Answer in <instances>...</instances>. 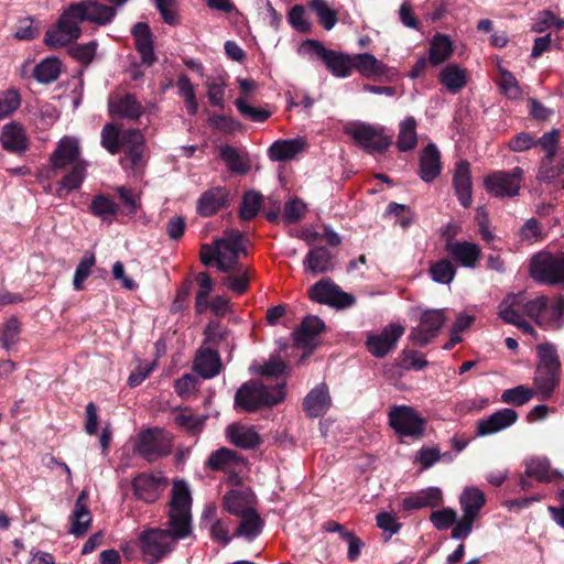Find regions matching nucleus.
Returning a JSON list of instances; mask_svg holds the SVG:
<instances>
[{
	"instance_id": "obj_1",
	"label": "nucleus",
	"mask_w": 564,
	"mask_h": 564,
	"mask_svg": "<svg viewBox=\"0 0 564 564\" xmlns=\"http://www.w3.org/2000/svg\"><path fill=\"white\" fill-rule=\"evenodd\" d=\"M192 497L184 480H175L169 512V529H151L140 534L142 554L147 562L153 564L167 555L178 540L192 534L191 516Z\"/></svg>"
},
{
	"instance_id": "obj_2",
	"label": "nucleus",
	"mask_w": 564,
	"mask_h": 564,
	"mask_svg": "<svg viewBox=\"0 0 564 564\" xmlns=\"http://www.w3.org/2000/svg\"><path fill=\"white\" fill-rule=\"evenodd\" d=\"M116 15L117 8L98 0L72 2L63 10L55 26L46 31L44 42L52 48L64 47L82 36L83 22L105 26L110 24Z\"/></svg>"
},
{
	"instance_id": "obj_3",
	"label": "nucleus",
	"mask_w": 564,
	"mask_h": 564,
	"mask_svg": "<svg viewBox=\"0 0 564 564\" xmlns=\"http://www.w3.org/2000/svg\"><path fill=\"white\" fill-rule=\"evenodd\" d=\"M240 254L246 256L247 250L243 238L239 230H228L224 237L215 240L214 246L204 245L200 248V261L205 265L214 262L221 272H230L241 264L238 259Z\"/></svg>"
},
{
	"instance_id": "obj_4",
	"label": "nucleus",
	"mask_w": 564,
	"mask_h": 564,
	"mask_svg": "<svg viewBox=\"0 0 564 564\" xmlns=\"http://www.w3.org/2000/svg\"><path fill=\"white\" fill-rule=\"evenodd\" d=\"M285 398L284 387H267L260 381L250 380L237 391L235 404L247 412H254L262 406H273Z\"/></svg>"
},
{
	"instance_id": "obj_5",
	"label": "nucleus",
	"mask_w": 564,
	"mask_h": 564,
	"mask_svg": "<svg viewBox=\"0 0 564 564\" xmlns=\"http://www.w3.org/2000/svg\"><path fill=\"white\" fill-rule=\"evenodd\" d=\"M302 47L318 57L328 72L338 78L349 77L352 73V55L326 48L319 41L307 40Z\"/></svg>"
},
{
	"instance_id": "obj_6",
	"label": "nucleus",
	"mask_w": 564,
	"mask_h": 564,
	"mask_svg": "<svg viewBox=\"0 0 564 564\" xmlns=\"http://www.w3.org/2000/svg\"><path fill=\"white\" fill-rule=\"evenodd\" d=\"M172 449V437L162 429H149L138 435L134 452L152 463L167 456Z\"/></svg>"
},
{
	"instance_id": "obj_7",
	"label": "nucleus",
	"mask_w": 564,
	"mask_h": 564,
	"mask_svg": "<svg viewBox=\"0 0 564 564\" xmlns=\"http://www.w3.org/2000/svg\"><path fill=\"white\" fill-rule=\"evenodd\" d=\"M532 279L545 284L564 285V253L553 256L551 253H539L534 256L530 264Z\"/></svg>"
},
{
	"instance_id": "obj_8",
	"label": "nucleus",
	"mask_w": 564,
	"mask_h": 564,
	"mask_svg": "<svg viewBox=\"0 0 564 564\" xmlns=\"http://www.w3.org/2000/svg\"><path fill=\"white\" fill-rule=\"evenodd\" d=\"M389 424L401 436L420 438L424 434L425 420L411 406L395 405L389 411Z\"/></svg>"
},
{
	"instance_id": "obj_9",
	"label": "nucleus",
	"mask_w": 564,
	"mask_h": 564,
	"mask_svg": "<svg viewBox=\"0 0 564 564\" xmlns=\"http://www.w3.org/2000/svg\"><path fill=\"white\" fill-rule=\"evenodd\" d=\"M346 133L370 153L382 152L391 144V138L384 134L383 128L365 122L350 123Z\"/></svg>"
},
{
	"instance_id": "obj_10",
	"label": "nucleus",
	"mask_w": 564,
	"mask_h": 564,
	"mask_svg": "<svg viewBox=\"0 0 564 564\" xmlns=\"http://www.w3.org/2000/svg\"><path fill=\"white\" fill-rule=\"evenodd\" d=\"M523 170L519 166L510 171H496L484 180L486 191L496 197H514L520 192Z\"/></svg>"
},
{
	"instance_id": "obj_11",
	"label": "nucleus",
	"mask_w": 564,
	"mask_h": 564,
	"mask_svg": "<svg viewBox=\"0 0 564 564\" xmlns=\"http://www.w3.org/2000/svg\"><path fill=\"white\" fill-rule=\"evenodd\" d=\"M312 301L327 304L338 308L349 307L355 304L354 295L340 290L330 279H322L308 290Z\"/></svg>"
},
{
	"instance_id": "obj_12",
	"label": "nucleus",
	"mask_w": 564,
	"mask_h": 564,
	"mask_svg": "<svg viewBox=\"0 0 564 564\" xmlns=\"http://www.w3.org/2000/svg\"><path fill=\"white\" fill-rule=\"evenodd\" d=\"M446 321L444 310H426L420 316V323L410 333L413 345L424 347L435 338Z\"/></svg>"
},
{
	"instance_id": "obj_13",
	"label": "nucleus",
	"mask_w": 564,
	"mask_h": 564,
	"mask_svg": "<svg viewBox=\"0 0 564 564\" xmlns=\"http://www.w3.org/2000/svg\"><path fill=\"white\" fill-rule=\"evenodd\" d=\"M498 315L507 324L517 326L525 334L536 336L532 325L524 319L522 292L508 294L499 304Z\"/></svg>"
},
{
	"instance_id": "obj_14",
	"label": "nucleus",
	"mask_w": 564,
	"mask_h": 564,
	"mask_svg": "<svg viewBox=\"0 0 564 564\" xmlns=\"http://www.w3.org/2000/svg\"><path fill=\"white\" fill-rule=\"evenodd\" d=\"M120 151L124 155L120 163L124 169L137 170L144 164V137L140 130L128 129L122 131Z\"/></svg>"
},
{
	"instance_id": "obj_15",
	"label": "nucleus",
	"mask_w": 564,
	"mask_h": 564,
	"mask_svg": "<svg viewBox=\"0 0 564 564\" xmlns=\"http://www.w3.org/2000/svg\"><path fill=\"white\" fill-rule=\"evenodd\" d=\"M120 151L124 155L120 163L124 169L137 170L144 164V137L140 130L128 129L122 131Z\"/></svg>"
},
{
	"instance_id": "obj_16",
	"label": "nucleus",
	"mask_w": 564,
	"mask_h": 564,
	"mask_svg": "<svg viewBox=\"0 0 564 564\" xmlns=\"http://www.w3.org/2000/svg\"><path fill=\"white\" fill-rule=\"evenodd\" d=\"M404 332L405 328L402 325L390 324L380 334L369 335L366 346L372 356L382 358L395 347L397 341Z\"/></svg>"
},
{
	"instance_id": "obj_17",
	"label": "nucleus",
	"mask_w": 564,
	"mask_h": 564,
	"mask_svg": "<svg viewBox=\"0 0 564 564\" xmlns=\"http://www.w3.org/2000/svg\"><path fill=\"white\" fill-rule=\"evenodd\" d=\"M354 69L364 77L378 80L391 82L393 77L391 69L370 53L352 55Z\"/></svg>"
},
{
	"instance_id": "obj_18",
	"label": "nucleus",
	"mask_w": 564,
	"mask_h": 564,
	"mask_svg": "<svg viewBox=\"0 0 564 564\" xmlns=\"http://www.w3.org/2000/svg\"><path fill=\"white\" fill-rule=\"evenodd\" d=\"M518 420V413L509 408L498 410L491 415L477 422V436H488L513 425Z\"/></svg>"
},
{
	"instance_id": "obj_19",
	"label": "nucleus",
	"mask_w": 564,
	"mask_h": 564,
	"mask_svg": "<svg viewBox=\"0 0 564 564\" xmlns=\"http://www.w3.org/2000/svg\"><path fill=\"white\" fill-rule=\"evenodd\" d=\"M445 250L455 262L466 268H475L480 258V249L476 243L454 241L452 236L446 238Z\"/></svg>"
},
{
	"instance_id": "obj_20",
	"label": "nucleus",
	"mask_w": 564,
	"mask_h": 564,
	"mask_svg": "<svg viewBox=\"0 0 564 564\" xmlns=\"http://www.w3.org/2000/svg\"><path fill=\"white\" fill-rule=\"evenodd\" d=\"M80 155L79 142L74 137L62 138L50 158L53 170H62L66 165H74Z\"/></svg>"
},
{
	"instance_id": "obj_21",
	"label": "nucleus",
	"mask_w": 564,
	"mask_h": 564,
	"mask_svg": "<svg viewBox=\"0 0 564 564\" xmlns=\"http://www.w3.org/2000/svg\"><path fill=\"white\" fill-rule=\"evenodd\" d=\"M108 107L111 116L130 120L139 119L145 111V108L132 94L111 96Z\"/></svg>"
},
{
	"instance_id": "obj_22",
	"label": "nucleus",
	"mask_w": 564,
	"mask_h": 564,
	"mask_svg": "<svg viewBox=\"0 0 564 564\" xmlns=\"http://www.w3.org/2000/svg\"><path fill=\"white\" fill-rule=\"evenodd\" d=\"M206 466L212 470L240 473L246 467V462L235 451L221 447L209 455Z\"/></svg>"
},
{
	"instance_id": "obj_23",
	"label": "nucleus",
	"mask_w": 564,
	"mask_h": 564,
	"mask_svg": "<svg viewBox=\"0 0 564 564\" xmlns=\"http://www.w3.org/2000/svg\"><path fill=\"white\" fill-rule=\"evenodd\" d=\"M165 484V479L161 476L140 474L133 479L132 487L138 499L154 502Z\"/></svg>"
},
{
	"instance_id": "obj_24",
	"label": "nucleus",
	"mask_w": 564,
	"mask_h": 564,
	"mask_svg": "<svg viewBox=\"0 0 564 564\" xmlns=\"http://www.w3.org/2000/svg\"><path fill=\"white\" fill-rule=\"evenodd\" d=\"M453 186L460 204L464 207H469L473 200V183L470 165L467 161H460L456 164Z\"/></svg>"
},
{
	"instance_id": "obj_25",
	"label": "nucleus",
	"mask_w": 564,
	"mask_h": 564,
	"mask_svg": "<svg viewBox=\"0 0 564 564\" xmlns=\"http://www.w3.org/2000/svg\"><path fill=\"white\" fill-rule=\"evenodd\" d=\"M307 142L304 138L278 140L269 148L268 154L273 162H283L294 159L297 154L304 152Z\"/></svg>"
},
{
	"instance_id": "obj_26",
	"label": "nucleus",
	"mask_w": 564,
	"mask_h": 564,
	"mask_svg": "<svg viewBox=\"0 0 564 564\" xmlns=\"http://www.w3.org/2000/svg\"><path fill=\"white\" fill-rule=\"evenodd\" d=\"M441 152L434 143H429L420 154L419 175L422 181L430 183L441 174Z\"/></svg>"
},
{
	"instance_id": "obj_27",
	"label": "nucleus",
	"mask_w": 564,
	"mask_h": 564,
	"mask_svg": "<svg viewBox=\"0 0 564 564\" xmlns=\"http://www.w3.org/2000/svg\"><path fill=\"white\" fill-rule=\"evenodd\" d=\"M223 501L225 509L238 518L256 510L254 497L249 491L230 490L224 496Z\"/></svg>"
},
{
	"instance_id": "obj_28",
	"label": "nucleus",
	"mask_w": 564,
	"mask_h": 564,
	"mask_svg": "<svg viewBox=\"0 0 564 564\" xmlns=\"http://www.w3.org/2000/svg\"><path fill=\"white\" fill-rule=\"evenodd\" d=\"M304 411L311 417L324 415L330 406V397L325 383H319L304 399Z\"/></svg>"
},
{
	"instance_id": "obj_29",
	"label": "nucleus",
	"mask_w": 564,
	"mask_h": 564,
	"mask_svg": "<svg viewBox=\"0 0 564 564\" xmlns=\"http://www.w3.org/2000/svg\"><path fill=\"white\" fill-rule=\"evenodd\" d=\"M561 381V370L535 367L533 386L536 395L542 400H549Z\"/></svg>"
},
{
	"instance_id": "obj_30",
	"label": "nucleus",
	"mask_w": 564,
	"mask_h": 564,
	"mask_svg": "<svg viewBox=\"0 0 564 564\" xmlns=\"http://www.w3.org/2000/svg\"><path fill=\"white\" fill-rule=\"evenodd\" d=\"M228 203V193L223 187H215L202 194L197 202V213L209 217L225 207Z\"/></svg>"
},
{
	"instance_id": "obj_31",
	"label": "nucleus",
	"mask_w": 564,
	"mask_h": 564,
	"mask_svg": "<svg viewBox=\"0 0 564 564\" xmlns=\"http://www.w3.org/2000/svg\"><path fill=\"white\" fill-rule=\"evenodd\" d=\"M132 34L135 40V48L140 54L142 64L151 66L155 62L153 41L149 25L139 22L133 26Z\"/></svg>"
},
{
	"instance_id": "obj_32",
	"label": "nucleus",
	"mask_w": 564,
	"mask_h": 564,
	"mask_svg": "<svg viewBox=\"0 0 564 564\" xmlns=\"http://www.w3.org/2000/svg\"><path fill=\"white\" fill-rule=\"evenodd\" d=\"M442 499L443 495L441 489L436 487H429L404 498L402 507L405 510L434 508L442 503Z\"/></svg>"
},
{
	"instance_id": "obj_33",
	"label": "nucleus",
	"mask_w": 564,
	"mask_h": 564,
	"mask_svg": "<svg viewBox=\"0 0 564 564\" xmlns=\"http://www.w3.org/2000/svg\"><path fill=\"white\" fill-rule=\"evenodd\" d=\"M229 442L245 449L254 448L260 444V435L252 426L231 424L226 430Z\"/></svg>"
},
{
	"instance_id": "obj_34",
	"label": "nucleus",
	"mask_w": 564,
	"mask_h": 564,
	"mask_svg": "<svg viewBox=\"0 0 564 564\" xmlns=\"http://www.w3.org/2000/svg\"><path fill=\"white\" fill-rule=\"evenodd\" d=\"M323 327V321L316 316L304 318L301 327L294 333L296 346L312 350L315 345V338L322 332Z\"/></svg>"
},
{
	"instance_id": "obj_35",
	"label": "nucleus",
	"mask_w": 564,
	"mask_h": 564,
	"mask_svg": "<svg viewBox=\"0 0 564 564\" xmlns=\"http://www.w3.org/2000/svg\"><path fill=\"white\" fill-rule=\"evenodd\" d=\"M303 265L305 271L313 274L325 273L334 268L333 256L325 247H314L306 254Z\"/></svg>"
},
{
	"instance_id": "obj_36",
	"label": "nucleus",
	"mask_w": 564,
	"mask_h": 564,
	"mask_svg": "<svg viewBox=\"0 0 564 564\" xmlns=\"http://www.w3.org/2000/svg\"><path fill=\"white\" fill-rule=\"evenodd\" d=\"M221 369L220 358L217 351L200 349L194 360V370L204 379L216 377Z\"/></svg>"
},
{
	"instance_id": "obj_37",
	"label": "nucleus",
	"mask_w": 564,
	"mask_h": 564,
	"mask_svg": "<svg viewBox=\"0 0 564 564\" xmlns=\"http://www.w3.org/2000/svg\"><path fill=\"white\" fill-rule=\"evenodd\" d=\"M0 142L7 151L13 153L24 152L28 140L23 128L17 123L6 124L2 129Z\"/></svg>"
},
{
	"instance_id": "obj_38",
	"label": "nucleus",
	"mask_w": 564,
	"mask_h": 564,
	"mask_svg": "<svg viewBox=\"0 0 564 564\" xmlns=\"http://www.w3.org/2000/svg\"><path fill=\"white\" fill-rule=\"evenodd\" d=\"M525 474L539 481L551 482L562 479L563 474L558 470L551 469L549 459L533 457L525 463Z\"/></svg>"
},
{
	"instance_id": "obj_39",
	"label": "nucleus",
	"mask_w": 564,
	"mask_h": 564,
	"mask_svg": "<svg viewBox=\"0 0 564 564\" xmlns=\"http://www.w3.org/2000/svg\"><path fill=\"white\" fill-rule=\"evenodd\" d=\"M440 83L449 93L457 94L467 85V72L456 64H449L440 73Z\"/></svg>"
},
{
	"instance_id": "obj_40",
	"label": "nucleus",
	"mask_w": 564,
	"mask_h": 564,
	"mask_svg": "<svg viewBox=\"0 0 564 564\" xmlns=\"http://www.w3.org/2000/svg\"><path fill=\"white\" fill-rule=\"evenodd\" d=\"M86 177V166L83 163H76L70 171L58 182L56 196L66 197L70 192L78 189Z\"/></svg>"
},
{
	"instance_id": "obj_41",
	"label": "nucleus",
	"mask_w": 564,
	"mask_h": 564,
	"mask_svg": "<svg viewBox=\"0 0 564 564\" xmlns=\"http://www.w3.org/2000/svg\"><path fill=\"white\" fill-rule=\"evenodd\" d=\"M523 308L524 314L534 319L539 326L549 328L550 322L553 319L549 316L550 307L546 296H538L528 302L523 297Z\"/></svg>"
},
{
	"instance_id": "obj_42",
	"label": "nucleus",
	"mask_w": 564,
	"mask_h": 564,
	"mask_svg": "<svg viewBox=\"0 0 564 564\" xmlns=\"http://www.w3.org/2000/svg\"><path fill=\"white\" fill-rule=\"evenodd\" d=\"M453 53V44L447 35L436 34L431 41L429 62L437 66L444 63Z\"/></svg>"
},
{
	"instance_id": "obj_43",
	"label": "nucleus",
	"mask_w": 564,
	"mask_h": 564,
	"mask_svg": "<svg viewBox=\"0 0 564 564\" xmlns=\"http://www.w3.org/2000/svg\"><path fill=\"white\" fill-rule=\"evenodd\" d=\"M459 502L463 513L477 518L479 510L485 506L486 498L481 490L475 487L466 488L460 495Z\"/></svg>"
},
{
	"instance_id": "obj_44",
	"label": "nucleus",
	"mask_w": 564,
	"mask_h": 564,
	"mask_svg": "<svg viewBox=\"0 0 564 564\" xmlns=\"http://www.w3.org/2000/svg\"><path fill=\"white\" fill-rule=\"evenodd\" d=\"M416 121L413 117H406L399 126L398 149L402 152L410 151L416 147Z\"/></svg>"
},
{
	"instance_id": "obj_45",
	"label": "nucleus",
	"mask_w": 564,
	"mask_h": 564,
	"mask_svg": "<svg viewBox=\"0 0 564 564\" xmlns=\"http://www.w3.org/2000/svg\"><path fill=\"white\" fill-rule=\"evenodd\" d=\"M62 63L56 57H47L37 64L33 70L34 78L42 84L55 82L61 74Z\"/></svg>"
},
{
	"instance_id": "obj_46",
	"label": "nucleus",
	"mask_w": 564,
	"mask_h": 564,
	"mask_svg": "<svg viewBox=\"0 0 564 564\" xmlns=\"http://www.w3.org/2000/svg\"><path fill=\"white\" fill-rule=\"evenodd\" d=\"M173 414L175 424L189 433L198 432L206 420V416L196 415L191 409L187 408L175 409Z\"/></svg>"
},
{
	"instance_id": "obj_47",
	"label": "nucleus",
	"mask_w": 564,
	"mask_h": 564,
	"mask_svg": "<svg viewBox=\"0 0 564 564\" xmlns=\"http://www.w3.org/2000/svg\"><path fill=\"white\" fill-rule=\"evenodd\" d=\"M262 525L263 522L257 510L251 511L250 513L240 517V523L235 535L252 541L261 533Z\"/></svg>"
},
{
	"instance_id": "obj_48",
	"label": "nucleus",
	"mask_w": 564,
	"mask_h": 564,
	"mask_svg": "<svg viewBox=\"0 0 564 564\" xmlns=\"http://www.w3.org/2000/svg\"><path fill=\"white\" fill-rule=\"evenodd\" d=\"M21 323L15 316H11L0 326V344L6 350L13 349L19 343Z\"/></svg>"
},
{
	"instance_id": "obj_49",
	"label": "nucleus",
	"mask_w": 564,
	"mask_h": 564,
	"mask_svg": "<svg viewBox=\"0 0 564 564\" xmlns=\"http://www.w3.org/2000/svg\"><path fill=\"white\" fill-rule=\"evenodd\" d=\"M538 368L561 370V360L556 347L551 343H542L536 346Z\"/></svg>"
},
{
	"instance_id": "obj_50",
	"label": "nucleus",
	"mask_w": 564,
	"mask_h": 564,
	"mask_svg": "<svg viewBox=\"0 0 564 564\" xmlns=\"http://www.w3.org/2000/svg\"><path fill=\"white\" fill-rule=\"evenodd\" d=\"M228 273L229 274L224 278L223 284L237 294L245 293L249 285L250 269L240 265Z\"/></svg>"
},
{
	"instance_id": "obj_51",
	"label": "nucleus",
	"mask_w": 564,
	"mask_h": 564,
	"mask_svg": "<svg viewBox=\"0 0 564 564\" xmlns=\"http://www.w3.org/2000/svg\"><path fill=\"white\" fill-rule=\"evenodd\" d=\"M310 7L316 13L325 30L329 31L336 25L338 21L337 12L328 6L326 0H312Z\"/></svg>"
},
{
	"instance_id": "obj_52",
	"label": "nucleus",
	"mask_w": 564,
	"mask_h": 564,
	"mask_svg": "<svg viewBox=\"0 0 564 564\" xmlns=\"http://www.w3.org/2000/svg\"><path fill=\"white\" fill-rule=\"evenodd\" d=\"M564 173V156L555 162V156L543 159L536 178L540 182L551 183Z\"/></svg>"
},
{
	"instance_id": "obj_53",
	"label": "nucleus",
	"mask_w": 564,
	"mask_h": 564,
	"mask_svg": "<svg viewBox=\"0 0 564 564\" xmlns=\"http://www.w3.org/2000/svg\"><path fill=\"white\" fill-rule=\"evenodd\" d=\"M91 523V514L88 507H82L78 505V508H74L70 516V529L69 533L82 536L89 529Z\"/></svg>"
},
{
	"instance_id": "obj_54",
	"label": "nucleus",
	"mask_w": 564,
	"mask_h": 564,
	"mask_svg": "<svg viewBox=\"0 0 564 564\" xmlns=\"http://www.w3.org/2000/svg\"><path fill=\"white\" fill-rule=\"evenodd\" d=\"M89 210L102 220L111 219L118 212V205L105 195H97L91 200Z\"/></svg>"
},
{
	"instance_id": "obj_55",
	"label": "nucleus",
	"mask_w": 564,
	"mask_h": 564,
	"mask_svg": "<svg viewBox=\"0 0 564 564\" xmlns=\"http://www.w3.org/2000/svg\"><path fill=\"white\" fill-rule=\"evenodd\" d=\"M536 394L535 388L531 389L525 386H518L507 389L501 394V401L511 405L520 406L528 403L533 395Z\"/></svg>"
},
{
	"instance_id": "obj_56",
	"label": "nucleus",
	"mask_w": 564,
	"mask_h": 564,
	"mask_svg": "<svg viewBox=\"0 0 564 564\" xmlns=\"http://www.w3.org/2000/svg\"><path fill=\"white\" fill-rule=\"evenodd\" d=\"M430 274L434 282L449 284L455 278L456 270L449 260L442 259L431 265Z\"/></svg>"
},
{
	"instance_id": "obj_57",
	"label": "nucleus",
	"mask_w": 564,
	"mask_h": 564,
	"mask_svg": "<svg viewBox=\"0 0 564 564\" xmlns=\"http://www.w3.org/2000/svg\"><path fill=\"white\" fill-rule=\"evenodd\" d=\"M220 158L226 162L227 166L236 173L245 174L249 170L248 163L239 154L237 149L225 145L220 148Z\"/></svg>"
},
{
	"instance_id": "obj_58",
	"label": "nucleus",
	"mask_w": 564,
	"mask_h": 564,
	"mask_svg": "<svg viewBox=\"0 0 564 564\" xmlns=\"http://www.w3.org/2000/svg\"><path fill=\"white\" fill-rule=\"evenodd\" d=\"M180 95L184 98L186 109L189 115H195L198 109V105L196 101L194 86L191 83V79L186 75H182L178 77L176 83Z\"/></svg>"
},
{
	"instance_id": "obj_59",
	"label": "nucleus",
	"mask_w": 564,
	"mask_h": 564,
	"mask_svg": "<svg viewBox=\"0 0 564 564\" xmlns=\"http://www.w3.org/2000/svg\"><path fill=\"white\" fill-rule=\"evenodd\" d=\"M122 131L116 126L107 123L101 130V145L111 154L120 152Z\"/></svg>"
},
{
	"instance_id": "obj_60",
	"label": "nucleus",
	"mask_w": 564,
	"mask_h": 564,
	"mask_svg": "<svg viewBox=\"0 0 564 564\" xmlns=\"http://www.w3.org/2000/svg\"><path fill=\"white\" fill-rule=\"evenodd\" d=\"M95 263L96 258L94 253H86L79 261L73 279V286L76 291L83 290L84 282L90 275L91 269L95 265Z\"/></svg>"
},
{
	"instance_id": "obj_61",
	"label": "nucleus",
	"mask_w": 564,
	"mask_h": 564,
	"mask_svg": "<svg viewBox=\"0 0 564 564\" xmlns=\"http://www.w3.org/2000/svg\"><path fill=\"white\" fill-rule=\"evenodd\" d=\"M499 87L502 94L510 99H517L522 94L517 78L507 69H500Z\"/></svg>"
},
{
	"instance_id": "obj_62",
	"label": "nucleus",
	"mask_w": 564,
	"mask_h": 564,
	"mask_svg": "<svg viewBox=\"0 0 564 564\" xmlns=\"http://www.w3.org/2000/svg\"><path fill=\"white\" fill-rule=\"evenodd\" d=\"M98 47V42L96 40L90 41L85 44H77L69 48V54L72 57L80 62L82 64L88 65L95 58L96 52Z\"/></svg>"
},
{
	"instance_id": "obj_63",
	"label": "nucleus",
	"mask_w": 564,
	"mask_h": 564,
	"mask_svg": "<svg viewBox=\"0 0 564 564\" xmlns=\"http://www.w3.org/2000/svg\"><path fill=\"white\" fill-rule=\"evenodd\" d=\"M21 104L20 95L15 89H8L0 94V120L13 113Z\"/></svg>"
},
{
	"instance_id": "obj_64",
	"label": "nucleus",
	"mask_w": 564,
	"mask_h": 564,
	"mask_svg": "<svg viewBox=\"0 0 564 564\" xmlns=\"http://www.w3.org/2000/svg\"><path fill=\"white\" fill-rule=\"evenodd\" d=\"M262 196L256 192L246 193L240 207V217L245 220L253 218L261 207Z\"/></svg>"
}]
</instances>
